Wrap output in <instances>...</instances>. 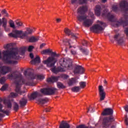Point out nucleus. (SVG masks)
<instances>
[{
  "label": "nucleus",
  "instance_id": "1",
  "mask_svg": "<svg viewBox=\"0 0 128 128\" xmlns=\"http://www.w3.org/2000/svg\"><path fill=\"white\" fill-rule=\"evenodd\" d=\"M50 54H51L52 56H50L46 60H44L43 63L44 64H46L48 68H52L51 70L52 72L56 74V72H66V70H72V64L68 65V68H66V62L64 60V58H62L60 60V64L61 66L58 67L57 68H56L54 64L58 62V60L54 56H56V53L52 52H52Z\"/></svg>",
  "mask_w": 128,
  "mask_h": 128
},
{
  "label": "nucleus",
  "instance_id": "2",
  "mask_svg": "<svg viewBox=\"0 0 128 128\" xmlns=\"http://www.w3.org/2000/svg\"><path fill=\"white\" fill-rule=\"evenodd\" d=\"M19 58L18 49L16 48H12L10 52L6 50L2 54L0 52V59L2 60L6 64H16L18 62L12 60H18Z\"/></svg>",
  "mask_w": 128,
  "mask_h": 128
},
{
  "label": "nucleus",
  "instance_id": "3",
  "mask_svg": "<svg viewBox=\"0 0 128 128\" xmlns=\"http://www.w3.org/2000/svg\"><path fill=\"white\" fill-rule=\"evenodd\" d=\"M88 10V7L86 6H82L78 8V20L80 22L84 21L83 26L86 28H88L92 24V20L88 19V16H86L84 12Z\"/></svg>",
  "mask_w": 128,
  "mask_h": 128
},
{
  "label": "nucleus",
  "instance_id": "4",
  "mask_svg": "<svg viewBox=\"0 0 128 128\" xmlns=\"http://www.w3.org/2000/svg\"><path fill=\"white\" fill-rule=\"evenodd\" d=\"M8 78H10V80H18V82H16V91L18 94H22V92L20 91L21 84H27V86H32L30 83H26V82H24V80H22V74L20 72H13L12 74H8Z\"/></svg>",
  "mask_w": 128,
  "mask_h": 128
},
{
  "label": "nucleus",
  "instance_id": "5",
  "mask_svg": "<svg viewBox=\"0 0 128 128\" xmlns=\"http://www.w3.org/2000/svg\"><path fill=\"white\" fill-rule=\"evenodd\" d=\"M106 26L104 23H102V22L100 21H98L97 24L94 25L91 28V30L94 32H102L104 30V28Z\"/></svg>",
  "mask_w": 128,
  "mask_h": 128
},
{
  "label": "nucleus",
  "instance_id": "6",
  "mask_svg": "<svg viewBox=\"0 0 128 128\" xmlns=\"http://www.w3.org/2000/svg\"><path fill=\"white\" fill-rule=\"evenodd\" d=\"M8 36L12 38H24V36H26L24 32L22 30H14L13 31V33H10Z\"/></svg>",
  "mask_w": 128,
  "mask_h": 128
},
{
  "label": "nucleus",
  "instance_id": "7",
  "mask_svg": "<svg viewBox=\"0 0 128 128\" xmlns=\"http://www.w3.org/2000/svg\"><path fill=\"white\" fill-rule=\"evenodd\" d=\"M98 90L100 102L104 100V98H106V92H104V86H99Z\"/></svg>",
  "mask_w": 128,
  "mask_h": 128
},
{
  "label": "nucleus",
  "instance_id": "8",
  "mask_svg": "<svg viewBox=\"0 0 128 128\" xmlns=\"http://www.w3.org/2000/svg\"><path fill=\"white\" fill-rule=\"evenodd\" d=\"M40 92L43 94H54L56 92V90L50 88H44L42 89Z\"/></svg>",
  "mask_w": 128,
  "mask_h": 128
},
{
  "label": "nucleus",
  "instance_id": "9",
  "mask_svg": "<svg viewBox=\"0 0 128 128\" xmlns=\"http://www.w3.org/2000/svg\"><path fill=\"white\" fill-rule=\"evenodd\" d=\"M10 68L6 66H3L0 67V74H6L8 72H10Z\"/></svg>",
  "mask_w": 128,
  "mask_h": 128
},
{
  "label": "nucleus",
  "instance_id": "10",
  "mask_svg": "<svg viewBox=\"0 0 128 128\" xmlns=\"http://www.w3.org/2000/svg\"><path fill=\"white\" fill-rule=\"evenodd\" d=\"M2 104L0 103V118H4V114L6 116H8L10 114V110H2Z\"/></svg>",
  "mask_w": 128,
  "mask_h": 128
},
{
  "label": "nucleus",
  "instance_id": "11",
  "mask_svg": "<svg viewBox=\"0 0 128 128\" xmlns=\"http://www.w3.org/2000/svg\"><path fill=\"white\" fill-rule=\"evenodd\" d=\"M30 78H32V80H34V78H36V80H42L44 78V76L42 74H32L30 76Z\"/></svg>",
  "mask_w": 128,
  "mask_h": 128
},
{
  "label": "nucleus",
  "instance_id": "12",
  "mask_svg": "<svg viewBox=\"0 0 128 128\" xmlns=\"http://www.w3.org/2000/svg\"><path fill=\"white\" fill-rule=\"evenodd\" d=\"M114 117L111 116L110 118H105L104 120L103 124L104 126H110V122H114Z\"/></svg>",
  "mask_w": 128,
  "mask_h": 128
},
{
  "label": "nucleus",
  "instance_id": "13",
  "mask_svg": "<svg viewBox=\"0 0 128 128\" xmlns=\"http://www.w3.org/2000/svg\"><path fill=\"white\" fill-rule=\"evenodd\" d=\"M119 7L120 8H122L123 10H128V2H125V1H122L120 2Z\"/></svg>",
  "mask_w": 128,
  "mask_h": 128
},
{
  "label": "nucleus",
  "instance_id": "14",
  "mask_svg": "<svg viewBox=\"0 0 128 128\" xmlns=\"http://www.w3.org/2000/svg\"><path fill=\"white\" fill-rule=\"evenodd\" d=\"M64 32H65V34H67V36H72L74 40H76V38H78V36H76L74 34L72 33V32H70V29H68V28H66L64 30Z\"/></svg>",
  "mask_w": 128,
  "mask_h": 128
},
{
  "label": "nucleus",
  "instance_id": "15",
  "mask_svg": "<svg viewBox=\"0 0 128 128\" xmlns=\"http://www.w3.org/2000/svg\"><path fill=\"white\" fill-rule=\"evenodd\" d=\"M84 69L82 66H77L74 70V74H84Z\"/></svg>",
  "mask_w": 128,
  "mask_h": 128
},
{
  "label": "nucleus",
  "instance_id": "16",
  "mask_svg": "<svg viewBox=\"0 0 128 128\" xmlns=\"http://www.w3.org/2000/svg\"><path fill=\"white\" fill-rule=\"evenodd\" d=\"M113 112L114 111L112 110V109L108 108L104 110V111L102 113V114L103 116H108L112 114Z\"/></svg>",
  "mask_w": 128,
  "mask_h": 128
},
{
  "label": "nucleus",
  "instance_id": "17",
  "mask_svg": "<svg viewBox=\"0 0 128 128\" xmlns=\"http://www.w3.org/2000/svg\"><path fill=\"white\" fill-rule=\"evenodd\" d=\"M2 16V14H0V18ZM2 24V26L4 28H6V26L8 24V20L6 18H2V20L0 18V26Z\"/></svg>",
  "mask_w": 128,
  "mask_h": 128
},
{
  "label": "nucleus",
  "instance_id": "18",
  "mask_svg": "<svg viewBox=\"0 0 128 128\" xmlns=\"http://www.w3.org/2000/svg\"><path fill=\"white\" fill-rule=\"evenodd\" d=\"M118 38H120V34H118L114 36V40L118 42V44H120V46H122V44L124 42L122 39H120L118 40Z\"/></svg>",
  "mask_w": 128,
  "mask_h": 128
},
{
  "label": "nucleus",
  "instance_id": "19",
  "mask_svg": "<svg viewBox=\"0 0 128 128\" xmlns=\"http://www.w3.org/2000/svg\"><path fill=\"white\" fill-rule=\"evenodd\" d=\"M76 2L80 4H86V2H88V0H71L72 4H76Z\"/></svg>",
  "mask_w": 128,
  "mask_h": 128
},
{
  "label": "nucleus",
  "instance_id": "20",
  "mask_svg": "<svg viewBox=\"0 0 128 128\" xmlns=\"http://www.w3.org/2000/svg\"><path fill=\"white\" fill-rule=\"evenodd\" d=\"M46 102V99L42 98H38L36 99V103L38 104H44Z\"/></svg>",
  "mask_w": 128,
  "mask_h": 128
},
{
  "label": "nucleus",
  "instance_id": "21",
  "mask_svg": "<svg viewBox=\"0 0 128 128\" xmlns=\"http://www.w3.org/2000/svg\"><path fill=\"white\" fill-rule=\"evenodd\" d=\"M58 80V78L56 76H52L51 78H48L47 79V82H57Z\"/></svg>",
  "mask_w": 128,
  "mask_h": 128
},
{
  "label": "nucleus",
  "instance_id": "22",
  "mask_svg": "<svg viewBox=\"0 0 128 128\" xmlns=\"http://www.w3.org/2000/svg\"><path fill=\"white\" fill-rule=\"evenodd\" d=\"M4 104L7 106V108H12V101L6 100H4Z\"/></svg>",
  "mask_w": 128,
  "mask_h": 128
},
{
  "label": "nucleus",
  "instance_id": "23",
  "mask_svg": "<svg viewBox=\"0 0 128 128\" xmlns=\"http://www.w3.org/2000/svg\"><path fill=\"white\" fill-rule=\"evenodd\" d=\"M40 62V56H36V58L31 61L32 64H38Z\"/></svg>",
  "mask_w": 128,
  "mask_h": 128
},
{
  "label": "nucleus",
  "instance_id": "24",
  "mask_svg": "<svg viewBox=\"0 0 128 128\" xmlns=\"http://www.w3.org/2000/svg\"><path fill=\"white\" fill-rule=\"evenodd\" d=\"M68 86H72L74 84H76V78H72L70 79L68 82Z\"/></svg>",
  "mask_w": 128,
  "mask_h": 128
},
{
  "label": "nucleus",
  "instance_id": "25",
  "mask_svg": "<svg viewBox=\"0 0 128 128\" xmlns=\"http://www.w3.org/2000/svg\"><path fill=\"white\" fill-rule=\"evenodd\" d=\"M70 126L66 122H64V121L62 122L61 124H60V128H70Z\"/></svg>",
  "mask_w": 128,
  "mask_h": 128
},
{
  "label": "nucleus",
  "instance_id": "26",
  "mask_svg": "<svg viewBox=\"0 0 128 128\" xmlns=\"http://www.w3.org/2000/svg\"><path fill=\"white\" fill-rule=\"evenodd\" d=\"M26 32H24V34H25V36H28V34H32V32H34V30L30 28H26Z\"/></svg>",
  "mask_w": 128,
  "mask_h": 128
},
{
  "label": "nucleus",
  "instance_id": "27",
  "mask_svg": "<svg viewBox=\"0 0 128 128\" xmlns=\"http://www.w3.org/2000/svg\"><path fill=\"white\" fill-rule=\"evenodd\" d=\"M100 6H96V10H95V14L97 16H100Z\"/></svg>",
  "mask_w": 128,
  "mask_h": 128
},
{
  "label": "nucleus",
  "instance_id": "28",
  "mask_svg": "<svg viewBox=\"0 0 128 128\" xmlns=\"http://www.w3.org/2000/svg\"><path fill=\"white\" fill-rule=\"evenodd\" d=\"M52 52V50L50 49H46L44 50H43L41 54H50Z\"/></svg>",
  "mask_w": 128,
  "mask_h": 128
},
{
  "label": "nucleus",
  "instance_id": "29",
  "mask_svg": "<svg viewBox=\"0 0 128 128\" xmlns=\"http://www.w3.org/2000/svg\"><path fill=\"white\" fill-rule=\"evenodd\" d=\"M40 40V38L38 37H31L29 39V42H38Z\"/></svg>",
  "mask_w": 128,
  "mask_h": 128
},
{
  "label": "nucleus",
  "instance_id": "30",
  "mask_svg": "<svg viewBox=\"0 0 128 128\" xmlns=\"http://www.w3.org/2000/svg\"><path fill=\"white\" fill-rule=\"evenodd\" d=\"M20 105L21 106H24L26 104V100L24 98H22L20 102Z\"/></svg>",
  "mask_w": 128,
  "mask_h": 128
},
{
  "label": "nucleus",
  "instance_id": "31",
  "mask_svg": "<svg viewBox=\"0 0 128 128\" xmlns=\"http://www.w3.org/2000/svg\"><path fill=\"white\" fill-rule=\"evenodd\" d=\"M8 24L10 28H16V26L14 25V22L12 20H10L8 21Z\"/></svg>",
  "mask_w": 128,
  "mask_h": 128
},
{
  "label": "nucleus",
  "instance_id": "32",
  "mask_svg": "<svg viewBox=\"0 0 128 128\" xmlns=\"http://www.w3.org/2000/svg\"><path fill=\"white\" fill-rule=\"evenodd\" d=\"M80 88L78 86H75L72 88V92H80Z\"/></svg>",
  "mask_w": 128,
  "mask_h": 128
},
{
  "label": "nucleus",
  "instance_id": "33",
  "mask_svg": "<svg viewBox=\"0 0 128 128\" xmlns=\"http://www.w3.org/2000/svg\"><path fill=\"white\" fill-rule=\"evenodd\" d=\"M57 86H58V88H66V86H64V84H62L60 82H58L57 83Z\"/></svg>",
  "mask_w": 128,
  "mask_h": 128
},
{
  "label": "nucleus",
  "instance_id": "34",
  "mask_svg": "<svg viewBox=\"0 0 128 128\" xmlns=\"http://www.w3.org/2000/svg\"><path fill=\"white\" fill-rule=\"evenodd\" d=\"M12 48V44H7L4 46V48H5L6 50H10Z\"/></svg>",
  "mask_w": 128,
  "mask_h": 128
},
{
  "label": "nucleus",
  "instance_id": "35",
  "mask_svg": "<svg viewBox=\"0 0 128 128\" xmlns=\"http://www.w3.org/2000/svg\"><path fill=\"white\" fill-rule=\"evenodd\" d=\"M1 14L4 16H6L7 18H8V14L6 12V10H3L1 11Z\"/></svg>",
  "mask_w": 128,
  "mask_h": 128
},
{
  "label": "nucleus",
  "instance_id": "36",
  "mask_svg": "<svg viewBox=\"0 0 128 128\" xmlns=\"http://www.w3.org/2000/svg\"><path fill=\"white\" fill-rule=\"evenodd\" d=\"M26 47H23L22 48H21L20 50V54H24L26 52Z\"/></svg>",
  "mask_w": 128,
  "mask_h": 128
},
{
  "label": "nucleus",
  "instance_id": "37",
  "mask_svg": "<svg viewBox=\"0 0 128 128\" xmlns=\"http://www.w3.org/2000/svg\"><path fill=\"white\" fill-rule=\"evenodd\" d=\"M38 92H34L31 95V98L32 100H34V98H38Z\"/></svg>",
  "mask_w": 128,
  "mask_h": 128
},
{
  "label": "nucleus",
  "instance_id": "38",
  "mask_svg": "<svg viewBox=\"0 0 128 128\" xmlns=\"http://www.w3.org/2000/svg\"><path fill=\"white\" fill-rule=\"evenodd\" d=\"M80 84L81 88H86V82H80Z\"/></svg>",
  "mask_w": 128,
  "mask_h": 128
},
{
  "label": "nucleus",
  "instance_id": "39",
  "mask_svg": "<svg viewBox=\"0 0 128 128\" xmlns=\"http://www.w3.org/2000/svg\"><path fill=\"white\" fill-rule=\"evenodd\" d=\"M80 50L84 54H88V51L86 49L82 48H80Z\"/></svg>",
  "mask_w": 128,
  "mask_h": 128
},
{
  "label": "nucleus",
  "instance_id": "40",
  "mask_svg": "<svg viewBox=\"0 0 128 128\" xmlns=\"http://www.w3.org/2000/svg\"><path fill=\"white\" fill-rule=\"evenodd\" d=\"M18 94L17 93H14V92H12L10 94V98H16L18 96Z\"/></svg>",
  "mask_w": 128,
  "mask_h": 128
},
{
  "label": "nucleus",
  "instance_id": "41",
  "mask_svg": "<svg viewBox=\"0 0 128 128\" xmlns=\"http://www.w3.org/2000/svg\"><path fill=\"white\" fill-rule=\"evenodd\" d=\"M8 87V84H5L0 88V90H2V91L6 90Z\"/></svg>",
  "mask_w": 128,
  "mask_h": 128
},
{
  "label": "nucleus",
  "instance_id": "42",
  "mask_svg": "<svg viewBox=\"0 0 128 128\" xmlns=\"http://www.w3.org/2000/svg\"><path fill=\"white\" fill-rule=\"evenodd\" d=\"M16 24L18 26H22V22L20 21L16 20Z\"/></svg>",
  "mask_w": 128,
  "mask_h": 128
},
{
  "label": "nucleus",
  "instance_id": "43",
  "mask_svg": "<svg viewBox=\"0 0 128 128\" xmlns=\"http://www.w3.org/2000/svg\"><path fill=\"white\" fill-rule=\"evenodd\" d=\"M6 82V78L3 77L0 79V84H4V82Z\"/></svg>",
  "mask_w": 128,
  "mask_h": 128
},
{
  "label": "nucleus",
  "instance_id": "44",
  "mask_svg": "<svg viewBox=\"0 0 128 128\" xmlns=\"http://www.w3.org/2000/svg\"><path fill=\"white\" fill-rule=\"evenodd\" d=\"M112 10L114 12H116L118 10V5L114 4V6H113L112 7Z\"/></svg>",
  "mask_w": 128,
  "mask_h": 128
},
{
  "label": "nucleus",
  "instance_id": "45",
  "mask_svg": "<svg viewBox=\"0 0 128 128\" xmlns=\"http://www.w3.org/2000/svg\"><path fill=\"white\" fill-rule=\"evenodd\" d=\"M14 110H18V105L16 103L14 104Z\"/></svg>",
  "mask_w": 128,
  "mask_h": 128
},
{
  "label": "nucleus",
  "instance_id": "46",
  "mask_svg": "<svg viewBox=\"0 0 128 128\" xmlns=\"http://www.w3.org/2000/svg\"><path fill=\"white\" fill-rule=\"evenodd\" d=\"M32 50H34V47L32 46H28V52H32Z\"/></svg>",
  "mask_w": 128,
  "mask_h": 128
},
{
  "label": "nucleus",
  "instance_id": "47",
  "mask_svg": "<svg viewBox=\"0 0 128 128\" xmlns=\"http://www.w3.org/2000/svg\"><path fill=\"white\" fill-rule=\"evenodd\" d=\"M82 44L83 46H86V44H88V41L84 40L82 42Z\"/></svg>",
  "mask_w": 128,
  "mask_h": 128
},
{
  "label": "nucleus",
  "instance_id": "48",
  "mask_svg": "<svg viewBox=\"0 0 128 128\" xmlns=\"http://www.w3.org/2000/svg\"><path fill=\"white\" fill-rule=\"evenodd\" d=\"M62 78H68V75H66V74H63L62 76Z\"/></svg>",
  "mask_w": 128,
  "mask_h": 128
},
{
  "label": "nucleus",
  "instance_id": "49",
  "mask_svg": "<svg viewBox=\"0 0 128 128\" xmlns=\"http://www.w3.org/2000/svg\"><path fill=\"white\" fill-rule=\"evenodd\" d=\"M104 86H108V81H106V80H104Z\"/></svg>",
  "mask_w": 128,
  "mask_h": 128
},
{
  "label": "nucleus",
  "instance_id": "50",
  "mask_svg": "<svg viewBox=\"0 0 128 128\" xmlns=\"http://www.w3.org/2000/svg\"><path fill=\"white\" fill-rule=\"evenodd\" d=\"M71 54H76V51L74 50H72Z\"/></svg>",
  "mask_w": 128,
  "mask_h": 128
},
{
  "label": "nucleus",
  "instance_id": "51",
  "mask_svg": "<svg viewBox=\"0 0 128 128\" xmlns=\"http://www.w3.org/2000/svg\"><path fill=\"white\" fill-rule=\"evenodd\" d=\"M88 112H94V111L92 110V108L90 107V108H88Z\"/></svg>",
  "mask_w": 128,
  "mask_h": 128
},
{
  "label": "nucleus",
  "instance_id": "52",
  "mask_svg": "<svg viewBox=\"0 0 128 128\" xmlns=\"http://www.w3.org/2000/svg\"><path fill=\"white\" fill-rule=\"evenodd\" d=\"M67 42H66V46H70V40H66V41Z\"/></svg>",
  "mask_w": 128,
  "mask_h": 128
},
{
  "label": "nucleus",
  "instance_id": "53",
  "mask_svg": "<svg viewBox=\"0 0 128 128\" xmlns=\"http://www.w3.org/2000/svg\"><path fill=\"white\" fill-rule=\"evenodd\" d=\"M124 32L128 36V28L126 29V30H124Z\"/></svg>",
  "mask_w": 128,
  "mask_h": 128
},
{
  "label": "nucleus",
  "instance_id": "54",
  "mask_svg": "<svg viewBox=\"0 0 128 128\" xmlns=\"http://www.w3.org/2000/svg\"><path fill=\"white\" fill-rule=\"evenodd\" d=\"M56 20L57 22H60L62 21V20L60 18H56Z\"/></svg>",
  "mask_w": 128,
  "mask_h": 128
},
{
  "label": "nucleus",
  "instance_id": "55",
  "mask_svg": "<svg viewBox=\"0 0 128 128\" xmlns=\"http://www.w3.org/2000/svg\"><path fill=\"white\" fill-rule=\"evenodd\" d=\"M44 46H46V44H42L40 46V48H44Z\"/></svg>",
  "mask_w": 128,
  "mask_h": 128
},
{
  "label": "nucleus",
  "instance_id": "56",
  "mask_svg": "<svg viewBox=\"0 0 128 128\" xmlns=\"http://www.w3.org/2000/svg\"><path fill=\"white\" fill-rule=\"evenodd\" d=\"M30 56L31 58H34V54H30Z\"/></svg>",
  "mask_w": 128,
  "mask_h": 128
},
{
  "label": "nucleus",
  "instance_id": "57",
  "mask_svg": "<svg viewBox=\"0 0 128 128\" xmlns=\"http://www.w3.org/2000/svg\"><path fill=\"white\" fill-rule=\"evenodd\" d=\"M124 110L126 112H128V106H126V107H125Z\"/></svg>",
  "mask_w": 128,
  "mask_h": 128
},
{
  "label": "nucleus",
  "instance_id": "58",
  "mask_svg": "<svg viewBox=\"0 0 128 128\" xmlns=\"http://www.w3.org/2000/svg\"><path fill=\"white\" fill-rule=\"evenodd\" d=\"M125 124L128 126V118H126L125 119Z\"/></svg>",
  "mask_w": 128,
  "mask_h": 128
},
{
  "label": "nucleus",
  "instance_id": "59",
  "mask_svg": "<svg viewBox=\"0 0 128 128\" xmlns=\"http://www.w3.org/2000/svg\"><path fill=\"white\" fill-rule=\"evenodd\" d=\"M90 14H91V17L92 18V16H94V14H92V12H90Z\"/></svg>",
  "mask_w": 128,
  "mask_h": 128
},
{
  "label": "nucleus",
  "instance_id": "60",
  "mask_svg": "<svg viewBox=\"0 0 128 128\" xmlns=\"http://www.w3.org/2000/svg\"><path fill=\"white\" fill-rule=\"evenodd\" d=\"M102 2H106V0H102Z\"/></svg>",
  "mask_w": 128,
  "mask_h": 128
},
{
  "label": "nucleus",
  "instance_id": "61",
  "mask_svg": "<svg viewBox=\"0 0 128 128\" xmlns=\"http://www.w3.org/2000/svg\"><path fill=\"white\" fill-rule=\"evenodd\" d=\"M2 102V100L0 98V102Z\"/></svg>",
  "mask_w": 128,
  "mask_h": 128
},
{
  "label": "nucleus",
  "instance_id": "62",
  "mask_svg": "<svg viewBox=\"0 0 128 128\" xmlns=\"http://www.w3.org/2000/svg\"><path fill=\"white\" fill-rule=\"evenodd\" d=\"M124 24H126V22L124 23Z\"/></svg>",
  "mask_w": 128,
  "mask_h": 128
},
{
  "label": "nucleus",
  "instance_id": "63",
  "mask_svg": "<svg viewBox=\"0 0 128 128\" xmlns=\"http://www.w3.org/2000/svg\"><path fill=\"white\" fill-rule=\"evenodd\" d=\"M126 20H128V17H127V18H126Z\"/></svg>",
  "mask_w": 128,
  "mask_h": 128
},
{
  "label": "nucleus",
  "instance_id": "64",
  "mask_svg": "<svg viewBox=\"0 0 128 128\" xmlns=\"http://www.w3.org/2000/svg\"><path fill=\"white\" fill-rule=\"evenodd\" d=\"M90 0V2H92V0Z\"/></svg>",
  "mask_w": 128,
  "mask_h": 128
}]
</instances>
